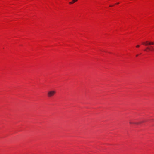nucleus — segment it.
<instances>
[{"label":"nucleus","mask_w":154,"mask_h":154,"mask_svg":"<svg viewBox=\"0 0 154 154\" xmlns=\"http://www.w3.org/2000/svg\"><path fill=\"white\" fill-rule=\"evenodd\" d=\"M56 91L54 90L50 91L48 92L47 95L48 97H51L53 96L55 94Z\"/></svg>","instance_id":"nucleus-1"},{"label":"nucleus","mask_w":154,"mask_h":154,"mask_svg":"<svg viewBox=\"0 0 154 154\" xmlns=\"http://www.w3.org/2000/svg\"><path fill=\"white\" fill-rule=\"evenodd\" d=\"M142 44L146 46H147L148 45H153L154 44V43L152 42H148V41H146L145 42L143 43Z\"/></svg>","instance_id":"nucleus-2"},{"label":"nucleus","mask_w":154,"mask_h":154,"mask_svg":"<svg viewBox=\"0 0 154 154\" xmlns=\"http://www.w3.org/2000/svg\"><path fill=\"white\" fill-rule=\"evenodd\" d=\"M143 122V121H140V122H132L131 121H130L129 122V123L131 124H134L137 125V124H140Z\"/></svg>","instance_id":"nucleus-3"},{"label":"nucleus","mask_w":154,"mask_h":154,"mask_svg":"<svg viewBox=\"0 0 154 154\" xmlns=\"http://www.w3.org/2000/svg\"><path fill=\"white\" fill-rule=\"evenodd\" d=\"M146 49L149 50H150L151 51H153L154 50V48L152 47H151V48L147 47L146 48Z\"/></svg>","instance_id":"nucleus-4"},{"label":"nucleus","mask_w":154,"mask_h":154,"mask_svg":"<svg viewBox=\"0 0 154 154\" xmlns=\"http://www.w3.org/2000/svg\"><path fill=\"white\" fill-rule=\"evenodd\" d=\"M78 0H72V2H69V4H73L74 3L77 2Z\"/></svg>","instance_id":"nucleus-5"},{"label":"nucleus","mask_w":154,"mask_h":154,"mask_svg":"<svg viewBox=\"0 0 154 154\" xmlns=\"http://www.w3.org/2000/svg\"><path fill=\"white\" fill-rule=\"evenodd\" d=\"M139 47V45H137L136 46L137 47Z\"/></svg>","instance_id":"nucleus-6"},{"label":"nucleus","mask_w":154,"mask_h":154,"mask_svg":"<svg viewBox=\"0 0 154 154\" xmlns=\"http://www.w3.org/2000/svg\"><path fill=\"white\" fill-rule=\"evenodd\" d=\"M113 6V5H109V7H112V6Z\"/></svg>","instance_id":"nucleus-7"},{"label":"nucleus","mask_w":154,"mask_h":154,"mask_svg":"<svg viewBox=\"0 0 154 154\" xmlns=\"http://www.w3.org/2000/svg\"><path fill=\"white\" fill-rule=\"evenodd\" d=\"M119 4V2H118L117 3H116L117 4Z\"/></svg>","instance_id":"nucleus-8"},{"label":"nucleus","mask_w":154,"mask_h":154,"mask_svg":"<svg viewBox=\"0 0 154 154\" xmlns=\"http://www.w3.org/2000/svg\"><path fill=\"white\" fill-rule=\"evenodd\" d=\"M138 55H136V57H137V56H138Z\"/></svg>","instance_id":"nucleus-9"}]
</instances>
